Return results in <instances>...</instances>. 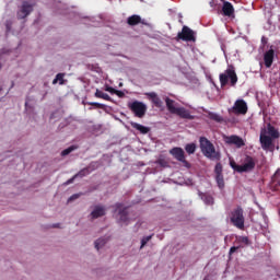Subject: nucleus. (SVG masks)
<instances>
[{"label": "nucleus", "instance_id": "nucleus-1", "mask_svg": "<svg viewBox=\"0 0 280 280\" xmlns=\"http://www.w3.org/2000/svg\"><path fill=\"white\" fill-rule=\"evenodd\" d=\"M267 132L269 136L266 135V129H262L260 132V144L262 150H270V148H272V141L280 137L279 130L271 124L267 125Z\"/></svg>", "mask_w": 280, "mask_h": 280}, {"label": "nucleus", "instance_id": "nucleus-2", "mask_svg": "<svg viewBox=\"0 0 280 280\" xmlns=\"http://www.w3.org/2000/svg\"><path fill=\"white\" fill-rule=\"evenodd\" d=\"M200 150L207 159L210 161H220L221 155L219 151H215V145H213L207 137H201L199 139Z\"/></svg>", "mask_w": 280, "mask_h": 280}, {"label": "nucleus", "instance_id": "nucleus-3", "mask_svg": "<svg viewBox=\"0 0 280 280\" xmlns=\"http://www.w3.org/2000/svg\"><path fill=\"white\" fill-rule=\"evenodd\" d=\"M230 165L234 172H237L238 174H244L248 172H253L255 170V166L257 165V159L250 155H245L243 159V164H237L235 161L230 162Z\"/></svg>", "mask_w": 280, "mask_h": 280}, {"label": "nucleus", "instance_id": "nucleus-4", "mask_svg": "<svg viewBox=\"0 0 280 280\" xmlns=\"http://www.w3.org/2000/svg\"><path fill=\"white\" fill-rule=\"evenodd\" d=\"M219 80L222 88L229 84V80L230 85L235 86V84H237V73L235 72V67L232 65L228 66V69L219 75Z\"/></svg>", "mask_w": 280, "mask_h": 280}, {"label": "nucleus", "instance_id": "nucleus-5", "mask_svg": "<svg viewBox=\"0 0 280 280\" xmlns=\"http://www.w3.org/2000/svg\"><path fill=\"white\" fill-rule=\"evenodd\" d=\"M230 222L240 231H244V209L241 206L231 212Z\"/></svg>", "mask_w": 280, "mask_h": 280}, {"label": "nucleus", "instance_id": "nucleus-6", "mask_svg": "<svg viewBox=\"0 0 280 280\" xmlns=\"http://www.w3.org/2000/svg\"><path fill=\"white\" fill-rule=\"evenodd\" d=\"M177 40L186 43H196V33L189 26H183L182 32L177 34Z\"/></svg>", "mask_w": 280, "mask_h": 280}, {"label": "nucleus", "instance_id": "nucleus-7", "mask_svg": "<svg viewBox=\"0 0 280 280\" xmlns=\"http://www.w3.org/2000/svg\"><path fill=\"white\" fill-rule=\"evenodd\" d=\"M128 108H130L135 116L140 119L145 116V112L148 110V106L139 101L129 103Z\"/></svg>", "mask_w": 280, "mask_h": 280}, {"label": "nucleus", "instance_id": "nucleus-8", "mask_svg": "<svg viewBox=\"0 0 280 280\" xmlns=\"http://www.w3.org/2000/svg\"><path fill=\"white\" fill-rule=\"evenodd\" d=\"M32 12H34V4L24 1L18 10L16 16L19 21H22V19H27V16L32 14Z\"/></svg>", "mask_w": 280, "mask_h": 280}, {"label": "nucleus", "instance_id": "nucleus-9", "mask_svg": "<svg viewBox=\"0 0 280 280\" xmlns=\"http://www.w3.org/2000/svg\"><path fill=\"white\" fill-rule=\"evenodd\" d=\"M170 154L176 159V161H179V163H183L184 167H191L189 162L185 159V151L180 147H175L170 150Z\"/></svg>", "mask_w": 280, "mask_h": 280}, {"label": "nucleus", "instance_id": "nucleus-10", "mask_svg": "<svg viewBox=\"0 0 280 280\" xmlns=\"http://www.w3.org/2000/svg\"><path fill=\"white\" fill-rule=\"evenodd\" d=\"M233 113L235 115H246L248 113V105L244 100H237L234 103Z\"/></svg>", "mask_w": 280, "mask_h": 280}, {"label": "nucleus", "instance_id": "nucleus-11", "mask_svg": "<svg viewBox=\"0 0 280 280\" xmlns=\"http://www.w3.org/2000/svg\"><path fill=\"white\" fill-rule=\"evenodd\" d=\"M144 95L149 100V102L153 103L156 108H163V101L161 100V97H159V94H156V92H147L144 93Z\"/></svg>", "mask_w": 280, "mask_h": 280}, {"label": "nucleus", "instance_id": "nucleus-12", "mask_svg": "<svg viewBox=\"0 0 280 280\" xmlns=\"http://www.w3.org/2000/svg\"><path fill=\"white\" fill-rule=\"evenodd\" d=\"M225 143H228V145H236V148H244V145H246V143L244 142V139H242L240 136L226 137Z\"/></svg>", "mask_w": 280, "mask_h": 280}, {"label": "nucleus", "instance_id": "nucleus-13", "mask_svg": "<svg viewBox=\"0 0 280 280\" xmlns=\"http://www.w3.org/2000/svg\"><path fill=\"white\" fill-rule=\"evenodd\" d=\"M264 62L267 69H270V67H272V62H275V49L271 48L265 52Z\"/></svg>", "mask_w": 280, "mask_h": 280}, {"label": "nucleus", "instance_id": "nucleus-14", "mask_svg": "<svg viewBox=\"0 0 280 280\" xmlns=\"http://www.w3.org/2000/svg\"><path fill=\"white\" fill-rule=\"evenodd\" d=\"M174 115H177V117H180V119H195L194 115L189 112V109L185 107H177L176 112Z\"/></svg>", "mask_w": 280, "mask_h": 280}, {"label": "nucleus", "instance_id": "nucleus-15", "mask_svg": "<svg viewBox=\"0 0 280 280\" xmlns=\"http://www.w3.org/2000/svg\"><path fill=\"white\" fill-rule=\"evenodd\" d=\"M115 211H118L120 217V222H126L128 220V208H124V203H115Z\"/></svg>", "mask_w": 280, "mask_h": 280}, {"label": "nucleus", "instance_id": "nucleus-16", "mask_svg": "<svg viewBox=\"0 0 280 280\" xmlns=\"http://www.w3.org/2000/svg\"><path fill=\"white\" fill-rule=\"evenodd\" d=\"M127 24L131 27H135V25H148L145 20H142L140 15L133 14L127 19Z\"/></svg>", "mask_w": 280, "mask_h": 280}, {"label": "nucleus", "instance_id": "nucleus-17", "mask_svg": "<svg viewBox=\"0 0 280 280\" xmlns=\"http://www.w3.org/2000/svg\"><path fill=\"white\" fill-rule=\"evenodd\" d=\"M222 14L223 16H233L235 14V8H233V4L231 2H223Z\"/></svg>", "mask_w": 280, "mask_h": 280}, {"label": "nucleus", "instance_id": "nucleus-18", "mask_svg": "<svg viewBox=\"0 0 280 280\" xmlns=\"http://www.w3.org/2000/svg\"><path fill=\"white\" fill-rule=\"evenodd\" d=\"M93 220H97V218H103L106 215V208L104 206H95L94 210L91 212Z\"/></svg>", "mask_w": 280, "mask_h": 280}, {"label": "nucleus", "instance_id": "nucleus-19", "mask_svg": "<svg viewBox=\"0 0 280 280\" xmlns=\"http://www.w3.org/2000/svg\"><path fill=\"white\" fill-rule=\"evenodd\" d=\"M130 126H131V128H135V130H138V132H140V135H148V132H150V127H145L141 124L131 121Z\"/></svg>", "mask_w": 280, "mask_h": 280}, {"label": "nucleus", "instance_id": "nucleus-20", "mask_svg": "<svg viewBox=\"0 0 280 280\" xmlns=\"http://www.w3.org/2000/svg\"><path fill=\"white\" fill-rule=\"evenodd\" d=\"M165 102H166V108L167 110L174 115L176 113V110L178 109V107H176V101L170 98V97H166L165 98Z\"/></svg>", "mask_w": 280, "mask_h": 280}, {"label": "nucleus", "instance_id": "nucleus-21", "mask_svg": "<svg viewBox=\"0 0 280 280\" xmlns=\"http://www.w3.org/2000/svg\"><path fill=\"white\" fill-rule=\"evenodd\" d=\"M271 187L275 189L280 187V168H278L271 177Z\"/></svg>", "mask_w": 280, "mask_h": 280}, {"label": "nucleus", "instance_id": "nucleus-22", "mask_svg": "<svg viewBox=\"0 0 280 280\" xmlns=\"http://www.w3.org/2000/svg\"><path fill=\"white\" fill-rule=\"evenodd\" d=\"M201 200H203V202L206 205H213V197L209 194H205V192H200L199 194Z\"/></svg>", "mask_w": 280, "mask_h": 280}, {"label": "nucleus", "instance_id": "nucleus-23", "mask_svg": "<svg viewBox=\"0 0 280 280\" xmlns=\"http://www.w3.org/2000/svg\"><path fill=\"white\" fill-rule=\"evenodd\" d=\"M94 95H95V97H98L100 100H105L106 102H110V96L101 90H96Z\"/></svg>", "mask_w": 280, "mask_h": 280}, {"label": "nucleus", "instance_id": "nucleus-24", "mask_svg": "<svg viewBox=\"0 0 280 280\" xmlns=\"http://www.w3.org/2000/svg\"><path fill=\"white\" fill-rule=\"evenodd\" d=\"M91 174V167H85L74 175V178H84Z\"/></svg>", "mask_w": 280, "mask_h": 280}, {"label": "nucleus", "instance_id": "nucleus-25", "mask_svg": "<svg viewBox=\"0 0 280 280\" xmlns=\"http://www.w3.org/2000/svg\"><path fill=\"white\" fill-rule=\"evenodd\" d=\"M208 118L211 119L212 121H217L218 124H220L222 121V116H220L213 112L208 113Z\"/></svg>", "mask_w": 280, "mask_h": 280}, {"label": "nucleus", "instance_id": "nucleus-26", "mask_svg": "<svg viewBox=\"0 0 280 280\" xmlns=\"http://www.w3.org/2000/svg\"><path fill=\"white\" fill-rule=\"evenodd\" d=\"M58 82L60 85L65 84V73H58L52 80V84H58Z\"/></svg>", "mask_w": 280, "mask_h": 280}, {"label": "nucleus", "instance_id": "nucleus-27", "mask_svg": "<svg viewBox=\"0 0 280 280\" xmlns=\"http://www.w3.org/2000/svg\"><path fill=\"white\" fill-rule=\"evenodd\" d=\"M106 242H108V238H98L97 241H95L94 246H95L96 250H100V248L105 246Z\"/></svg>", "mask_w": 280, "mask_h": 280}, {"label": "nucleus", "instance_id": "nucleus-28", "mask_svg": "<svg viewBox=\"0 0 280 280\" xmlns=\"http://www.w3.org/2000/svg\"><path fill=\"white\" fill-rule=\"evenodd\" d=\"M215 182L219 189H224V175H215Z\"/></svg>", "mask_w": 280, "mask_h": 280}, {"label": "nucleus", "instance_id": "nucleus-29", "mask_svg": "<svg viewBox=\"0 0 280 280\" xmlns=\"http://www.w3.org/2000/svg\"><path fill=\"white\" fill-rule=\"evenodd\" d=\"M185 150H186L187 154H194L196 152V144L188 143V144H186Z\"/></svg>", "mask_w": 280, "mask_h": 280}, {"label": "nucleus", "instance_id": "nucleus-30", "mask_svg": "<svg viewBox=\"0 0 280 280\" xmlns=\"http://www.w3.org/2000/svg\"><path fill=\"white\" fill-rule=\"evenodd\" d=\"M73 150H78V147L71 145V147H69L68 149H65V150L61 152V156H68V154H71V152H73Z\"/></svg>", "mask_w": 280, "mask_h": 280}, {"label": "nucleus", "instance_id": "nucleus-31", "mask_svg": "<svg viewBox=\"0 0 280 280\" xmlns=\"http://www.w3.org/2000/svg\"><path fill=\"white\" fill-rule=\"evenodd\" d=\"M214 174H215V176H222V164L221 163H217V165L214 167Z\"/></svg>", "mask_w": 280, "mask_h": 280}, {"label": "nucleus", "instance_id": "nucleus-32", "mask_svg": "<svg viewBox=\"0 0 280 280\" xmlns=\"http://www.w3.org/2000/svg\"><path fill=\"white\" fill-rule=\"evenodd\" d=\"M150 240H152V235L144 236V237L141 240V246H140V248H143V247L145 246V244H148V242H150Z\"/></svg>", "mask_w": 280, "mask_h": 280}, {"label": "nucleus", "instance_id": "nucleus-33", "mask_svg": "<svg viewBox=\"0 0 280 280\" xmlns=\"http://www.w3.org/2000/svg\"><path fill=\"white\" fill-rule=\"evenodd\" d=\"M12 25H13L12 20H7L5 21V30H7V32H12Z\"/></svg>", "mask_w": 280, "mask_h": 280}, {"label": "nucleus", "instance_id": "nucleus-34", "mask_svg": "<svg viewBox=\"0 0 280 280\" xmlns=\"http://www.w3.org/2000/svg\"><path fill=\"white\" fill-rule=\"evenodd\" d=\"M240 242H241L242 244H245L246 246H249V244H250V240H248L247 236H242V237L240 238Z\"/></svg>", "mask_w": 280, "mask_h": 280}, {"label": "nucleus", "instance_id": "nucleus-35", "mask_svg": "<svg viewBox=\"0 0 280 280\" xmlns=\"http://www.w3.org/2000/svg\"><path fill=\"white\" fill-rule=\"evenodd\" d=\"M90 106H95V108H104V104L102 103H95V102H92V103H89Z\"/></svg>", "mask_w": 280, "mask_h": 280}, {"label": "nucleus", "instance_id": "nucleus-36", "mask_svg": "<svg viewBox=\"0 0 280 280\" xmlns=\"http://www.w3.org/2000/svg\"><path fill=\"white\" fill-rule=\"evenodd\" d=\"M78 198H80V194H74L68 199V202H73V200H78Z\"/></svg>", "mask_w": 280, "mask_h": 280}, {"label": "nucleus", "instance_id": "nucleus-37", "mask_svg": "<svg viewBox=\"0 0 280 280\" xmlns=\"http://www.w3.org/2000/svg\"><path fill=\"white\" fill-rule=\"evenodd\" d=\"M238 248L240 247H235V246L231 247L230 252H229V255H233V253H236L238 250Z\"/></svg>", "mask_w": 280, "mask_h": 280}, {"label": "nucleus", "instance_id": "nucleus-38", "mask_svg": "<svg viewBox=\"0 0 280 280\" xmlns=\"http://www.w3.org/2000/svg\"><path fill=\"white\" fill-rule=\"evenodd\" d=\"M106 91H108V93H113L115 95V93H117V90L114 88H106Z\"/></svg>", "mask_w": 280, "mask_h": 280}, {"label": "nucleus", "instance_id": "nucleus-39", "mask_svg": "<svg viewBox=\"0 0 280 280\" xmlns=\"http://www.w3.org/2000/svg\"><path fill=\"white\" fill-rule=\"evenodd\" d=\"M115 95H117L118 97H124L126 94L119 90H116Z\"/></svg>", "mask_w": 280, "mask_h": 280}, {"label": "nucleus", "instance_id": "nucleus-40", "mask_svg": "<svg viewBox=\"0 0 280 280\" xmlns=\"http://www.w3.org/2000/svg\"><path fill=\"white\" fill-rule=\"evenodd\" d=\"M75 178H78V177H75V175H74L73 177H71L70 179H68L66 182V185H71V183H73V180H75Z\"/></svg>", "mask_w": 280, "mask_h": 280}, {"label": "nucleus", "instance_id": "nucleus-41", "mask_svg": "<svg viewBox=\"0 0 280 280\" xmlns=\"http://www.w3.org/2000/svg\"><path fill=\"white\" fill-rule=\"evenodd\" d=\"M261 43H266V37H262V38H261Z\"/></svg>", "mask_w": 280, "mask_h": 280}, {"label": "nucleus", "instance_id": "nucleus-42", "mask_svg": "<svg viewBox=\"0 0 280 280\" xmlns=\"http://www.w3.org/2000/svg\"><path fill=\"white\" fill-rule=\"evenodd\" d=\"M55 229H58V224L54 225Z\"/></svg>", "mask_w": 280, "mask_h": 280}, {"label": "nucleus", "instance_id": "nucleus-43", "mask_svg": "<svg viewBox=\"0 0 280 280\" xmlns=\"http://www.w3.org/2000/svg\"><path fill=\"white\" fill-rule=\"evenodd\" d=\"M0 91H3V89H2V88H0Z\"/></svg>", "mask_w": 280, "mask_h": 280}]
</instances>
